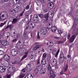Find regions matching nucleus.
<instances>
[{
  "instance_id": "obj_56",
  "label": "nucleus",
  "mask_w": 78,
  "mask_h": 78,
  "mask_svg": "<svg viewBox=\"0 0 78 78\" xmlns=\"http://www.w3.org/2000/svg\"><path fill=\"white\" fill-rule=\"evenodd\" d=\"M40 43L39 42H36L35 44V45H39Z\"/></svg>"
},
{
  "instance_id": "obj_48",
  "label": "nucleus",
  "mask_w": 78,
  "mask_h": 78,
  "mask_svg": "<svg viewBox=\"0 0 78 78\" xmlns=\"http://www.w3.org/2000/svg\"><path fill=\"white\" fill-rule=\"evenodd\" d=\"M4 61V59L3 58H1L0 59V64H2V61Z\"/></svg>"
},
{
  "instance_id": "obj_55",
  "label": "nucleus",
  "mask_w": 78,
  "mask_h": 78,
  "mask_svg": "<svg viewBox=\"0 0 78 78\" xmlns=\"http://www.w3.org/2000/svg\"><path fill=\"white\" fill-rule=\"evenodd\" d=\"M30 8V5H27L26 6V9H28Z\"/></svg>"
},
{
  "instance_id": "obj_28",
  "label": "nucleus",
  "mask_w": 78,
  "mask_h": 78,
  "mask_svg": "<svg viewBox=\"0 0 78 78\" xmlns=\"http://www.w3.org/2000/svg\"><path fill=\"white\" fill-rule=\"evenodd\" d=\"M47 58V54L46 53H44L43 55L42 59H45Z\"/></svg>"
},
{
  "instance_id": "obj_60",
  "label": "nucleus",
  "mask_w": 78,
  "mask_h": 78,
  "mask_svg": "<svg viewBox=\"0 0 78 78\" xmlns=\"http://www.w3.org/2000/svg\"><path fill=\"white\" fill-rule=\"evenodd\" d=\"M37 49V48H36V46H35L33 50H36Z\"/></svg>"
},
{
  "instance_id": "obj_27",
  "label": "nucleus",
  "mask_w": 78,
  "mask_h": 78,
  "mask_svg": "<svg viewBox=\"0 0 78 78\" xmlns=\"http://www.w3.org/2000/svg\"><path fill=\"white\" fill-rule=\"evenodd\" d=\"M1 64L2 66H7L8 64L4 60L2 62Z\"/></svg>"
},
{
  "instance_id": "obj_53",
  "label": "nucleus",
  "mask_w": 78,
  "mask_h": 78,
  "mask_svg": "<svg viewBox=\"0 0 78 78\" xmlns=\"http://www.w3.org/2000/svg\"><path fill=\"white\" fill-rule=\"evenodd\" d=\"M62 58H63V60H64V61L65 59H67V58H66V57L64 56L63 55V56Z\"/></svg>"
},
{
  "instance_id": "obj_4",
  "label": "nucleus",
  "mask_w": 78,
  "mask_h": 78,
  "mask_svg": "<svg viewBox=\"0 0 78 78\" xmlns=\"http://www.w3.org/2000/svg\"><path fill=\"white\" fill-rule=\"evenodd\" d=\"M48 25L49 27H50L51 28V31H52V32H53V33H55V32H56V31L57 30V29L56 26H54L52 27L53 25L51 23H49L48 24Z\"/></svg>"
},
{
  "instance_id": "obj_5",
  "label": "nucleus",
  "mask_w": 78,
  "mask_h": 78,
  "mask_svg": "<svg viewBox=\"0 0 78 78\" xmlns=\"http://www.w3.org/2000/svg\"><path fill=\"white\" fill-rule=\"evenodd\" d=\"M51 0H49V1L51 2H48V8L49 9H53V3L54 2V1H52Z\"/></svg>"
},
{
  "instance_id": "obj_24",
  "label": "nucleus",
  "mask_w": 78,
  "mask_h": 78,
  "mask_svg": "<svg viewBox=\"0 0 78 78\" xmlns=\"http://www.w3.org/2000/svg\"><path fill=\"white\" fill-rule=\"evenodd\" d=\"M41 63L42 65H45L47 64L46 60L45 59H42L41 61Z\"/></svg>"
},
{
  "instance_id": "obj_26",
  "label": "nucleus",
  "mask_w": 78,
  "mask_h": 78,
  "mask_svg": "<svg viewBox=\"0 0 78 78\" xmlns=\"http://www.w3.org/2000/svg\"><path fill=\"white\" fill-rule=\"evenodd\" d=\"M54 16V12H51V14H49V17L52 18V17H53Z\"/></svg>"
},
{
  "instance_id": "obj_2",
  "label": "nucleus",
  "mask_w": 78,
  "mask_h": 78,
  "mask_svg": "<svg viewBox=\"0 0 78 78\" xmlns=\"http://www.w3.org/2000/svg\"><path fill=\"white\" fill-rule=\"evenodd\" d=\"M0 20H4L8 19V15L6 12L4 11L0 13Z\"/></svg>"
},
{
  "instance_id": "obj_49",
  "label": "nucleus",
  "mask_w": 78,
  "mask_h": 78,
  "mask_svg": "<svg viewBox=\"0 0 78 78\" xmlns=\"http://www.w3.org/2000/svg\"><path fill=\"white\" fill-rule=\"evenodd\" d=\"M42 66L41 65H39V66H37V68H38V69H41L42 68Z\"/></svg>"
},
{
  "instance_id": "obj_43",
  "label": "nucleus",
  "mask_w": 78,
  "mask_h": 78,
  "mask_svg": "<svg viewBox=\"0 0 78 78\" xmlns=\"http://www.w3.org/2000/svg\"><path fill=\"white\" fill-rule=\"evenodd\" d=\"M59 52V49H58V51L56 53V58H57V56H58V54Z\"/></svg>"
},
{
  "instance_id": "obj_30",
  "label": "nucleus",
  "mask_w": 78,
  "mask_h": 78,
  "mask_svg": "<svg viewBox=\"0 0 78 78\" xmlns=\"http://www.w3.org/2000/svg\"><path fill=\"white\" fill-rule=\"evenodd\" d=\"M26 67L27 70H28V71H31V66H26Z\"/></svg>"
},
{
  "instance_id": "obj_8",
  "label": "nucleus",
  "mask_w": 78,
  "mask_h": 78,
  "mask_svg": "<svg viewBox=\"0 0 78 78\" xmlns=\"http://www.w3.org/2000/svg\"><path fill=\"white\" fill-rule=\"evenodd\" d=\"M11 36L13 38H19L20 37V34H18L17 35L15 32H13Z\"/></svg>"
},
{
  "instance_id": "obj_33",
  "label": "nucleus",
  "mask_w": 78,
  "mask_h": 78,
  "mask_svg": "<svg viewBox=\"0 0 78 78\" xmlns=\"http://www.w3.org/2000/svg\"><path fill=\"white\" fill-rule=\"evenodd\" d=\"M57 31H58V33L59 34H61V33H62L63 31L62 30H61L60 29H58L57 30Z\"/></svg>"
},
{
  "instance_id": "obj_62",
  "label": "nucleus",
  "mask_w": 78,
  "mask_h": 78,
  "mask_svg": "<svg viewBox=\"0 0 78 78\" xmlns=\"http://www.w3.org/2000/svg\"><path fill=\"white\" fill-rule=\"evenodd\" d=\"M22 25V24H20V23H19V24H18V26H19V27H21Z\"/></svg>"
},
{
  "instance_id": "obj_23",
  "label": "nucleus",
  "mask_w": 78,
  "mask_h": 78,
  "mask_svg": "<svg viewBox=\"0 0 78 78\" xmlns=\"http://www.w3.org/2000/svg\"><path fill=\"white\" fill-rule=\"evenodd\" d=\"M34 76V74L33 73L29 74L27 75V78H33Z\"/></svg>"
},
{
  "instance_id": "obj_61",
  "label": "nucleus",
  "mask_w": 78,
  "mask_h": 78,
  "mask_svg": "<svg viewBox=\"0 0 78 78\" xmlns=\"http://www.w3.org/2000/svg\"><path fill=\"white\" fill-rule=\"evenodd\" d=\"M22 71L23 72H24V73H25V69H23L22 70Z\"/></svg>"
},
{
  "instance_id": "obj_1",
  "label": "nucleus",
  "mask_w": 78,
  "mask_h": 78,
  "mask_svg": "<svg viewBox=\"0 0 78 78\" xmlns=\"http://www.w3.org/2000/svg\"><path fill=\"white\" fill-rule=\"evenodd\" d=\"M15 70V68L14 67H10L8 68L7 71L8 73L5 76V78H10L11 76V73H12Z\"/></svg>"
},
{
  "instance_id": "obj_63",
  "label": "nucleus",
  "mask_w": 78,
  "mask_h": 78,
  "mask_svg": "<svg viewBox=\"0 0 78 78\" xmlns=\"http://www.w3.org/2000/svg\"><path fill=\"white\" fill-rule=\"evenodd\" d=\"M68 58H71V55H67Z\"/></svg>"
},
{
  "instance_id": "obj_51",
  "label": "nucleus",
  "mask_w": 78,
  "mask_h": 78,
  "mask_svg": "<svg viewBox=\"0 0 78 78\" xmlns=\"http://www.w3.org/2000/svg\"><path fill=\"white\" fill-rule=\"evenodd\" d=\"M39 17H40V18H42L43 17V15L42 14H39L38 15Z\"/></svg>"
},
{
  "instance_id": "obj_50",
  "label": "nucleus",
  "mask_w": 78,
  "mask_h": 78,
  "mask_svg": "<svg viewBox=\"0 0 78 78\" xmlns=\"http://www.w3.org/2000/svg\"><path fill=\"white\" fill-rule=\"evenodd\" d=\"M40 64V60H38L37 61V64L38 65V64Z\"/></svg>"
},
{
  "instance_id": "obj_6",
  "label": "nucleus",
  "mask_w": 78,
  "mask_h": 78,
  "mask_svg": "<svg viewBox=\"0 0 78 78\" xmlns=\"http://www.w3.org/2000/svg\"><path fill=\"white\" fill-rule=\"evenodd\" d=\"M19 11V9L17 8H15L14 9H13L11 11V14L13 16H14L16 15V12H18Z\"/></svg>"
},
{
  "instance_id": "obj_9",
  "label": "nucleus",
  "mask_w": 78,
  "mask_h": 78,
  "mask_svg": "<svg viewBox=\"0 0 78 78\" xmlns=\"http://www.w3.org/2000/svg\"><path fill=\"white\" fill-rule=\"evenodd\" d=\"M11 53L12 56H16L17 54V51L16 49H13L11 50Z\"/></svg>"
},
{
  "instance_id": "obj_58",
  "label": "nucleus",
  "mask_w": 78,
  "mask_h": 78,
  "mask_svg": "<svg viewBox=\"0 0 78 78\" xmlns=\"http://www.w3.org/2000/svg\"><path fill=\"white\" fill-rule=\"evenodd\" d=\"M2 47V41H0V47Z\"/></svg>"
},
{
  "instance_id": "obj_12",
  "label": "nucleus",
  "mask_w": 78,
  "mask_h": 78,
  "mask_svg": "<svg viewBox=\"0 0 78 78\" xmlns=\"http://www.w3.org/2000/svg\"><path fill=\"white\" fill-rule=\"evenodd\" d=\"M10 58V56L7 54H6L4 56V58L7 62H9Z\"/></svg>"
},
{
  "instance_id": "obj_45",
  "label": "nucleus",
  "mask_w": 78,
  "mask_h": 78,
  "mask_svg": "<svg viewBox=\"0 0 78 78\" xmlns=\"http://www.w3.org/2000/svg\"><path fill=\"white\" fill-rule=\"evenodd\" d=\"M56 50H53L52 52V54L53 55H55V54H56Z\"/></svg>"
},
{
  "instance_id": "obj_14",
  "label": "nucleus",
  "mask_w": 78,
  "mask_h": 78,
  "mask_svg": "<svg viewBox=\"0 0 78 78\" xmlns=\"http://www.w3.org/2000/svg\"><path fill=\"white\" fill-rule=\"evenodd\" d=\"M46 72V69L45 68H42L41 69L40 72V74L41 75H44V74H45Z\"/></svg>"
},
{
  "instance_id": "obj_57",
  "label": "nucleus",
  "mask_w": 78,
  "mask_h": 78,
  "mask_svg": "<svg viewBox=\"0 0 78 78\" xmlns=\"http://www.w3.org/2000/svg\"><path fill=\"white\" fill-rule=\"evenodd\" d=\"M75 5H76V6H78V1H76Z\"/></svg>"
},
{
  "instance_id": "obj_20",
  "label": "nucleus",
  "mask_w": 78,
  "mask_h": 78,
  "mask_svg": "<svg viewBox=\"0 0 78 78\" xmlns=\"http://www.w3.org/2000/svg\"><path fill=\"white\" fill-rule=\"evenodd\" d=\"M68 68V65L67 64H66L64 65V72H67V70Z\"/></svg>"
},
{
  "instance_id": "obj_25",
  "label": "nucleus",
  "mask_w": 78,
  "mask_h": 78,
  "mask_svg": "<svg viewBox=\"0 0 78 78\" xmlns=\"http://www.w3.org/2000/svg\"><path fill=\"white\" fill-rule=\"evenodd\" d=\"M43 17L45 18V19H46L45 20H48V14L47 13L45 14L44 15Z\"/></svg>"
},
{
  "instance_id": "obj_46",
  "label": "nucleus",
  "mask_w": 78,
  "mask_h": 78,
  "mask_svg": "<svg viewBox=\"0 0 78 78\" xmlns=\"http://www.w3.org/2000/svg\"><path fill=\"white\" fill-rule=\"evenodd\" d=\"M51 59V56H49L47 58V61H49Z\"/></svg>"
},
{
  "instance_id": "obj_13",
  "label": "nucleus",
  "mask_w": 78,
  "mask_h": 78,
  "mask_svg": "<svg viewBox=\"0 0 78 78\" xmlns=\"http://www.w3.org/2000/svg\"><path fill=\"white\" fill-rule=\"evenodd\" d=\"M75 38H76V36H75V35H73L69 39V42H70V43L73 42V41H74Z\"/></svg>"
},
{
  "instance_id": "obj_34",
  "label": "nucleus",
  "mask_w": 78,
  "mask_h": 78,
  "mask_svg": "<svg viewBox=\"0 0 78 78\" xmlns=\"http://www.w3.org/2000/svg\"><path fill=\"white\" fill-rule=\"evenodd\" d=\"M34 71V72H35V73H39V69H37V68H36L35 69Z\"/></svg>"
},
{
  "instance_id": "obj_16",
  "label": "nucleus",
  "mask_w": 78,
  "mask_h": 78,
  "mask_svg": "<svg viewBox=\"0 0 78 78\" xmlns=\"http://www.w3.org/2000/svg\"><path fill=\"white\" fill-rule=\"evenodd\" d=\"M24 54L25 55H23V56L21 58V61H23L24 59H25V58L27 57V56H28V51L25 52Z\"/></svg>"
},
{
  "instance_id": "obj_29",
  "label": "nucleus",
  "mask_w": 78,
  "mask_h": 78,
  "mask_svg": "<svg viewBox=\"0 0 78 78\" xmlns=\"http://www.w3.org/2000/svg\"><path fill=\"white\" fill-rule=\"evenodd\" d=\"M47 67H48V70L50 71V72H51V70H51V66H50V65H48V66H47Z\"/></svg>"
},
{
  "instance_id": "obj_10",
  "label": "nucleus",
  "mask_w": 78,
  "mask_h": 78,
  "mask_svg": "<svg viewBox=\"0 0 78 78\" xmlns=\"http://www.w3.org/2000/svg\"><path fill=\"white\" fill-rule=\"evenodd\" d=\"M6 70V66H0V72H5Z\"/></svg>"
},
{
  "instance_id": "obj_31",
  "label": "nucleus",
  "mask_w": 78,
  "mask_h": 78,
  "mask_svg": "<svg viewBox=\"0 0 78 78\" xmlns=\"http://www.w3.org/2000/svg\"><path fill=\"white\" fill-rule=\"evenodd\" d=\"M28 32L26 31H25L24 33L23 34V36L25 38L27 37V34Z\"/></svg>"
},
{
  "instance_id": "obj_7",
  "label": "nucleus",
  "mask_w": 78,
  "mask_h": 78,
  "mask_svg": "<svg viewBox=\"0 0 78 78\" xmlns=\"http://www.w3.org/2000/svg\"><path fill=\"white\" fill-rule=\"evenodd\" d=\"M51 63L53 66H56L57 64V60L55 58H52L51 61Z\"/></svg>"
},
{
  "instance_id": "obj_59",
  "label": "nucleus",
  "mask_w": 78,
  "mask_h": 78,
  "mask_svg": "<svg viewBox=\"0 0 78 78\" xmlns=\"http://www.w3.org/2000/svg\"><path fill=\"white\" fill-rule=\"evenodd\" d=\"M70 34H68V36H67V38L68 39L70 38Z\"/></svg>"
},
{
  "instance_id": "obj_35",
  "label": "nucleus",
  "mask_w": 78,
  "mask_h": 78,
  "mask_svg": "<svg viewBox=\"0 0 78 78\" xmlns=\"http://www.w3.org/2000/svg\"><path fill=\"white\" fill-rule=\"evenodd\" d=\"M25 9H24L23 12L20 14L19 17H22V16H23V13L24 12H25Z\"/></svg>"
},
{
  "instance_id": "obj_42",
  "label": "nucleus",
  "mask_w": 78,
  "mask_h": 78,
  "mask_svg": "<svg viewBox=\"0 0 78 78\" xmlns=\"http://www.w3.org/2000/svg\"><path fill=\"white\" fill-rule=\"evenodd\" d=\"M49 42L50 46H52V45H53V43L52 41H49Z\"/></svg>"
},
{
  "instance_id": "obj_54",
  "label": "nucleus",
  "mask_w": 78,
  "mask_h": 78,
  "mask_svg": "<svg viewBox=\"0 0 78 78\" xmlns=\"http://www.w3.org/2000/svg\"><path fill=\"white\" fill-rule=\"evenodd\" d=\"M14 1L16 2L17 3H18L19 2V0H13V2H14Z\"/></svg>"
},
{
  "instance_id": "obj_37",
  "label": "nucleus",
  "mask_w": 78,
  "mask_h": 78,
  "mask_svg": "<svg viewBox=\"0 0 78 78\" xmlns=\"http://www.w3.org/2000/svg\"><path fill=\"white\" fill-rule=\"evenodd\" d=\"M5 35L7 36V37L8 38L9 37V33L7 32L5 33Z\"/></svg>"
},
{
  "instance_id": "obj_36",
  "label": "nucleus",
  "mask_w": 78,
  "mask_h": 78,
  "mask_svg": "<svg viewBox=\"0 0 78 78\" xmlns=\"http://www.w3.org/2000/svg\"><path fill=\"white\" fill-rule=\"evenodd\" d=\"M6 22H5L4 23H1L0 24V27H2L3 26V25H5V24H6Z\"/></svg>"
},
{
  "instance_id": "obj_47",
  "label": "nucleus",
  "mask_w": 78,
  "mask_h": 78,
  "mask_svg": "<svg viewBox=\"0 0 78 78\" xmlns=\"http://www.w3.org/2000/svg\"><path fill=\"white\" fill-rule=\"evenodd\" d=\"M54 39H60V37H54Z\"/></svg>"
},
{
  "instance_id": "obj_41",
  "label": "nucleus",
  "mask_w": 78,
  "mask_h": 78,
  "mask_svg": "<svg viewBox=\"0 0 78 78\" xmlns=\"http://www.w3.org/2000/svg\"><path fill=\"white\" fill-rule=\"evenodd\" d=\"M9 27H10V30H11L12 28L13 27V25H10L9 26Z\"/></svg>"
},
{
  "instance_id": "obj_21",
  "label": "nucleus",
  "mask_w": 78,
  "mask_h": 78,
  "mask_svg": "<svg viewBox=\"0 0 78 78\" xmlns=\"http://www.w3.org/2000/svg\"><path fill=\"white\" fill-rule=\"evenodd\" d=\"M63 19L61 20V21L62 22V23L63 22V23H66V22H67V20L66 19V18L64 17L63 16Z\"/></svg>"
},
{
  "instance_id": "obj_19",
  "label": "nucleus",
  "mask_w": 78,
  "mask_h": 78,
  "mask_svg": "<svg viewBox=\"0 0 78 78\" xmlns=\"http://www.w3.org/2000/svg\"><path fill=\"white\" fill-rule=\"evenodd\" d=\"M35 15L34 16V17H33V21H34L35 22H37V21H38L39 20V18L37 17V16H36L35 17Z\"/></svg>"
},
{
  "instance_id": "obj_39",
  "label": "nucleus",
  "mask_w": 78,
  "mask_h": 78,
  "mask_svg": "<svg viewBox=\"0 0 78 78\" xmlns=\"http://www.w3.org/2000/svg\"><path fill=\"white\" fill-rule=\"evenodd\" d=\"M17 38H16L13 39L12 41V42H14V43H16L17 41Z\"/></svg>"
},
{
  "instance_id": "obj_11",
  "label": "nucleus",
  "mask_w": 78,
  "mask_h": 78,
  "mask_svg": "<svg viewBox=\"0 0 78 78\" xmlns=\"http://www.w3.org/2000/svg\"><path fill=\"white\" fill-rule=\"evenodd\" d=\"M1 43L2 45H4V46H8V45H9V43L7 41H1Z\"/></svg>"
},
{
  "instance_id": "obj_3",
  "label": "nucleus",
  "mask_w": 78,
  "mask_h": 78,
  "mask_svg": "<svg viewBox=\"0 0 78 78\" xmlns=\"http://www.w3.org/2000/svg\"><path fill=\"white\" fill-rule=\"evenodd\" d=\"M49 30V29L47 28L43 27L40 29V33L41 34V35L42 36H45L46 34V32L48 31Z\"/></svg>"
},
{
  "instance_id": "obj_32",
  "label": "nucleus",
  "mask_w": 78,
  "mask_h": 78,
  "mask_svg": "<svg viewBox=\"0 0 78 78\" xmlns=\"http://www.w3.org/2000/svg\"><path fill=\"white\" fill-rule=\"evenodd\" d=\"M25 76V74L23 73H21L20 75V78H23Z\"/></svg>"
},
{
  "instance_id": "obj_40",
  "label": "nucleus",
  "mask_w": 78,
  "mask_h": 78,
  "mask_svg": "<svg viewBox=\"0 0 78 78\" xmlns=\"http://www.w3.org/2000/svg\"><path fill=\"white\" fill-rule=\"evenodd\" d=\"M4 54V51L2 50H0V56L3 55Z\"/></svg>"
},
{
  "instance_id": "obj_15",
  "label": "nucleus",
  "mask_w": 78,
  "mask_h": 78,
  "mask_svg": "<svg viewBox=\"0 0 78 78\" xmlns=\"http://www.w3.org/2000/svg\"><path fill=\"white\" fill-rule=\"evenodd\" d=\"M50 78H55L56 76V75L54 74V72L53 70H51L50 72Z\"/></svg>"
},
{
  "instance_id": "obj_38",
  "label": "nucleus",
  "mask_w": 78,
  "mask_h": 78,
  "mask_svg": "<svg viewBox=\"0 0 78 78\" xmlns=\"http://www.w3.org/2000/svg\"><path fill=\"white\" fill-rule=\"evenodd\" d=\"M34 56V55H31L30 57V59H31L32 61H33V60H32V59H34V58H33Z\"/></svg>"
},
{
  "instance_id": "obj_52",
  "label": "nucleus",
  "mask_w": 78,
  "mask_h": 78,
  "mask_svg": "<svg viewBox=\"0 0 78 78\" xmlns=\"http://www.w3.org/2000/svg\"><path fill=\"white\" fill-rule=\"evenodd\" d=\"M37 37L38 39H40V36H39V32L38 33H37Z\"/></svg>"
},
{
  "instance_id": "obj_22",
  "label": "nucleus",
  "mask_w": 78,
  "mask_h": 78,
  "mask_svg": "<svg viewBox=\"0 0 78 78\" xmlns=\"http://www.w3.org/2000/svg\"><path fill=\"white\" fill-rule=\"evenodd\" d=\"M18 17H17L16 18H15L13 19L12 23H16L17 22V19H18Z\"/></svg>"
},
{
  "instance_id": "obj_44",
  "label": "nucleus",
  "mask_w": 78,
  "mask_h": 78,
  "mask_svg": "<svg viewBox=\"0 0 78 78\" xmlns=\"http://www.w3.org/2000/svg\"><path fill=\"white\" fill-rule=\"evenodd\" d=\"M41 45H39L36 46V47L37 48V49H38V48H41Z\"/></svg>"
},
{
  "instance_id": "obj_64",
  "label": "nucleus",
  "mask_w": 78,
  "mask_h": 78,
  "mask_svg": "<svg viewBox=\"0 0 78 78\" xmlns=\"http://www.w3.org/2000/svg\"><path fill=\"white\" fill-rule=\"evenodd\" d=\"M16 8H17V9H20V6L17 5V6Z\"/></svg>"
},
{
  "instance_id": "obj_17",
  "label": "nucleus",
  "mask_w": 78,
  "mask_h": 78,
  "mask_svg": "<svg viewBox=\"0 0 78 78\" xmlns=\"http://www.w3.org/2000/svg\"><path fill=\"white\" fill-rule=\"evenodd\" d=\"M29 24L30 25V27L32 28V29H34V27H36V24L33 22H30L29 23Z\"/></svg>"
},
{
  "instance_id": "obj_18",
  "label": "nucleus",
  "mask_w": 78,
  "mask_h": 78,
  "mask_svg": "<svg viewBox=\"0 0 78 78\" xmlns=\"http://www.w3.org/2000/svg\"><path fill=\"white\" fill-rule=\"evenodd\" d=\"M63 57V55L62 54H61L60 56V57L59 58V61L61 63H62L63 62H64V61L62 58V57Z\"/></svg>"
}]
</instances>
